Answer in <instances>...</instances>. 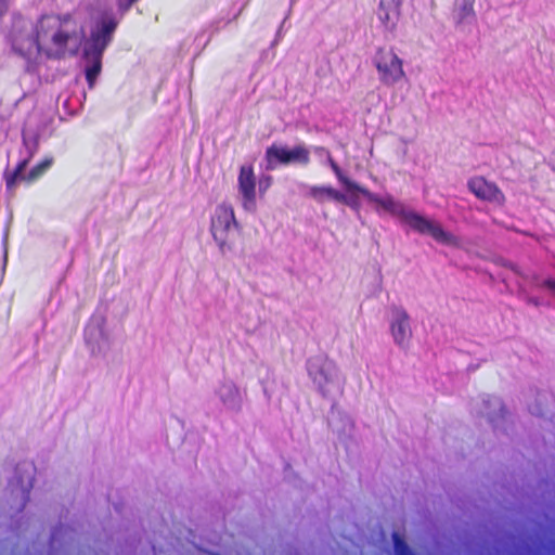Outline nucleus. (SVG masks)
Here are the masks:
<instances>
[{
    "mask_svg": "<svg viewBox=\"0 0 555 555\" xmlns=\"http://www.w3.org/2000/svg\"><path fill=\"white\" fill-rule=\"evenodd\" d=\"M241 232L242 225L236 220L233 206L219 204L210 217V233L222 254L233 249L235 235Z\"/></svg>",
    "mask_w": 555,
    "mask_h": 555,
    "instance_id": "3",
    "label": "nucleus"
},
{
    "mask_svg": "<svg viewBox=\"0 0 555 555\" xmlns=\"http://www.w3.org/2000/svg\"><path fill=\"white\" fill-rule=\"evenodd\" d=\"M399 15L398 7L393 0H380L377 16L386 29H393Z\"/></svg>",
    "mask_w": 555,
    "mask_h": 555,
    "instance_id": "11",
    "label": "nucleus"
},
{
    "mask_svg": "<svg viewBox=\"0 0 555 555\" xmlns=\"http://www.w3.org/2000/svg\"><path fill=\"white\" fill-rule=\"evenodd\" d=\"M391 312L390 332L392 338L398 346L406 347L412 338L410 317L403 308L397 306L391 308Z\"/></svg>",
    "mask_w": 555,
    "mask_h": 555,
    "instance_id": "9",
    "label": "nucleus"
},
{
    "mask_svg": "<svg viewBox=\"0 0 555 555\" xmlns=\"http://www.w3.org/2000/svg\"><path fill=\"white\" fill-rule=\"evenodd\" d=\"M272 183V178L270 176L266 177L264 179L260 180L259 182V191L261 194H263L268 188H270Z\"/></svg>",
    "mask_w": 555,
    "mask_h": 555,
    "instance_id": "20",
    "label": "nucleus"
},
{
    "mask_svg": "<svg viewBox=\"0 0 555 555\" xmlns=\"http://www.w3.org/2000/svg\"><path fill=\"white\" fill-rule=\"evenodd\" d=\"M328 163H330L331 168L334 171L335 176L337 177L338 181L345 186V189L348 192H358L360 190L361 185L358 184L357 182L352 181L348 177H346L343 173L340 167L337 165V163L331 156L328 157Z\"/></svg>",
    "mask_w": 555,
    "mask_h": 555,
    "instance_id": "13",
    "label": "nucleus"
},
{
    "mask_svg": "<svg viewBox=\"0 0 555 555\" xmlns=\"http://www.w3.org/2000/svg\"><path fill=\"white\" fill-rule=\"evenodd\" d=\"M264 158L269 170H274L280 165L300 164L307 166L310 163V152L304 144L287 149L273 143L267 147Z\"/></svg>",
    "mask_w": 555,
    "mask_h": 555,
    "instance_id": "6",
    "label": "nucleus"
},
{
    "mask_svg": "<svg viewBox=\"0 0 555 555\" xmlns=\"http://www.w3.org/2000/svg\"><path fill=\"white\" fill-rule=\"evenodd\" d=\"M392 538L396 555H412L409 545L398 533H393Z\"/></svg>",
    "mask_w": 555,
    "mask_h": 555,
    "instance_id": "16",
    "label": "nucleus"
},
{
    "mask_svg": "<svg viewBox=\"0 0 555 555\" xmlns=\"http://www.w3.org/2000/svg\"><path fill=\"white\" fill-rule=\"evenodd\" d=\"M350 196H346V201H338V203L346 204L352 208L359 207V199L357 196L353 195V192H350Z\"/></svg>",
    "mask_w": 555,
    "mask_h": 555,
    "instance_id": "19",
    "label": "nucleus"
},
{
    "mask_svg": "<svg viewBox=\"0 0 555 555\" xmlns=\"http://www.w3.org/2000/svg\"><path fill=\"white\" fill-rule=\"evenodd\" d=\"M308 195L319 204L325 201H346L345 194L330 185H312L309 188Z\"/></svg>",
    "mask_w": 555,
    "mask_h": 555,
    "instance_id": "12",
    "label": "nucleus"
},
{
    "mask_svg": "<svg viewBox=\"0 0 555 555\" xmlns=\"http://www.w3.org/2000/svg\"><path fill=\"white\" fill-rule=\"evenodd\" d=\"M83 33L69 13L43 14L31 28L23 18L14 21L9 34L13 51L24 59L37 62L62 60L77 54Z\"/></svg>",
    "mask_w": 555,
    "mask_h": 555,
    "instance_id": "1",
    "label": "nucleus"
},
{
    "mask_svg": "<svg viewBox=\"0 0 555 555\" xmlns=\"http://www.w3.org/2000/svg\"><path fill=\"white\" fill-rule=\"evenodd\" d=\"M401 221L420 234L430 235L438 243L449 246H456L459 244L457 237L444 231L440 223L429 220L416 211L408 209Z\"/></svg>",
    "mask_w": 555,
    "mask_h": 555,
    "instance_id": "4",
    "label": "nucleus"
},
{
    "mask_svg": "<svg viewBox=\"0 0 555 555\" xmlns=\"http://www.w3.org/2000/svg\"><path fill=\"white\" fill-rule=\"evenodd\" d=\"M52 163H53L52 158H44L39 164L34 166L30 169V171L23 177V181H26L27 183H33V182L37 181L52 166Z\"/></svg>",
    "mask_w": 555,
    "mask_h": 555,
    "instance_id": "14",
    "label": "nucleus"
},
{
    "mask_svg": "<svg viewBox=\"0 0 555 555\" xmlns=\"http://www.w3.org/2000/svg\"><path fill=\"white\" fill-rule=\"evenodd\" d=\"M138 0H117L118 9L120 12L125 13L130 10V8L137 2Z\"/></svg>",
    "mask_w": 555,
    "mask_h": 555,
    "instance_id": "18",
    "label": "nucleus"
},
{
    "mask_svg": "<svg viewBox=\"0 0 555 555\" xmlns=\"http://www.w3.org/2000/svg\"><path fill=\"white\" fill-rule=\"evenodd\" d=\"M28 162V159L21 160L12 172L5 175V183L8 189H13L17 180H23L24 176L22 173L26 169Z\"/></svg>",
    "mask_w": 555,
    "mask_h": 555,
    "instance_id": "15",
    "label": "nucleus"
},
{
    "mask_svg": "<svg viewBox=\"0 0 555 555\" xmlns=\"http://www.w3.org/2000/svg\"><path fill=\"white\" fill-rule=\"evenodd\" d=\"M382 83L392 86L404 76L403 61L393 49L378 48L373 59Z\"/></svg>",
    "mask_w": 555,
    "mask_h": 555,
    "instance_id": "5",
    "label": "nucleus"
},
{
    "mask_svg": "<svg viewBox=\"0 0 555 555\" xmlns=\"http://www.w3.org/2000/svg\"><path fill=\"white\" fill-rule=\"evenodd\" d=\"M467 188L480 201L498 206H503L506 202V197L499 185L482 176L470 178Z\"/></svg>",
    "mask_w": 555,
    "mask_h": 555,
    "instance_id": "8",
    "label": "nucleus"
},
{
    "mask_svg": "<svg viewBox=\"0 0 555 555\" xmlns=\"http://www.w3.org/2000/svg\"><path fill=\"white\" fill-rule=\"evenodd\" d=\"M474 3H475L474 0H464L463 1L462 5L460 8V13H459L460 21H464L465 18L475 15Z\"/></svg>",
    "mask_w": 555,
    "mask_h": 555,
    "instance_id": "17",
    "label": "nucleus"
},
{
    "mask_svg": "<svg viewBox=\"0 0 555 555\" xmlns=\"http://www.w3.org/2000/svg\"><path fill=\"white\" fill-rule=\"evenodd\" d=\"M541 286L555 293V280L546 279L542 282Z\"/></svg>",
    "mask_w": 555,
    "mask_h": 555,
    "instance_id": "21",
    "label": "nucleus"
},
{
    "mask_svg": "<svg viewBox=\"0 0 555 555\" xmlns=\"http://www.w3.org/2000/svg\"><path fill=\"white\" fill-rule=\"evenodd\" d=\"M358 193L362 194L369 202L377 204L383 209L399 217L400 219H402L403 215L408 210L402 203L397 202L391 195L380 197L363 186L360 188Z\"/></svg>",
    "mask_w": 555,
    "mask_h": 555,
    "instance_id": "10",
    "label": "nucleus"
},
{
    "mask_svg": "<svg viewBox=\"0 0 555 555\" xmlns=\"http://www.w3.org/2000/svg\"><path fill=\"white\" fill-rule=\"evenodd\" d=\"M256 176L251 165H243L237 177V189L241 195V204L246 211H256L257 192Z\"/></svg>",
    "mask_w": 555,
    "mask_h": 555,
    "instance_id": "7",
    "label": "nucleus"
},
{
    "mask_svg": "<svg viewBox=\"0 0 555 555\" xmlns=\"http://www.w3.org/2000/svg\"><path fill=\"white\" fill-rule=\"evenodd\" d=\"M118 22L114 16H107L100 21L91 30L90 38L83 50V57L87 62L85 74L89 88H93L98 76L102 70V57L105 49L113 39V34Z\"/></svg>",
    "mask_w": 555,
    "mask_h": 555,
    "instance_id": "2",
    "label": "nucleus"
}]
</instances>
